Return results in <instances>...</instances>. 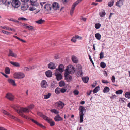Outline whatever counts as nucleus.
<instances>
[{"label":"nucleus","instance_id":"31","mask_svg":"<svg viewBox=\"0 0 130 130\" xmlns=\"http://www.w3.org/2000/svg\"><path fill=\"white\" fill-rule=\"evenodd\" d=\"M5 71L6 74H9L10 73V69L9 68L7 67L6 68Z\"/></svg>","mask_w":130,"mask_h":130},{"label":"nucleus","instance_id":"41","mask_svg":"<svg viewBox=\"0 0 130 130\" xmlns=\"http://www.w3.org/2000/svg\"><path fill=\"white\" fill-rule=\"evenodd\" d=\"M27 29L30 30H35V29L34 27H33V26H31L29 25L28 26Z\"/></svg>","mask_w":130,"mask_h":130},{"label":"nucleus","instance_id":"11","mask_svg":"<svg viewBox=\"0 0 130 130\" xmlns=\"http://www.w3.org/2000/svg\"><path fill=\"white\" fill-rule=\"evenodd\" d=\"M67 73H65L64 74L65 78L67 82H70L72 80V77L69 75Z\"/></svg>","mask_w":130,"mask_h":130},{"label":"nucleus","instance_id":"1","mask_svg":"<svg viewBox=\"0 0 130 130\" xmlns=\"http://www.w3.org/2000/svg\"><path fill=\"white\" fill-rule=\"evenodd\" d=\"M15 110L22 117L27 119H29L27 116L24 115L22 112L24 113L29 112V110L28 108H21L19 110L15 109Z\"/></svg>","mask_w":130,"mask_h":130},{"label":"nucleus","instance_id":"17","mask_svg":"<svg viewBox=\"0 0 130 130\" xmlns=\"http://www.w3.org/2000/svg\"><path fill=\"white\" fill-rule=\"evenodd\" d=\"M48 68L51 69H53L56 68L55 64L52 62H50L48 65Z\"/></svg>","mask_w":130,"mask_h":130},{"label":"nucleus","instance_id":"56","mask_svg":"<svg viewBox=\"0 0 130 130\" xmlns=\"http://www.w3.org/2000/svg\"><path fill=\"white\" fill-rule=\"evenodd\" d=\"M21 9L23 11H25L27 10V8L26 7L24 6H23L21 7Z\"/></svg>","mask_w":130,"mask_h":130},{"label":"nucleus","instance_id":"58","mask_svg":"<svg viewBox=\"0 0 130 130\" xmlns=\"http://www.w3.org/2000/svg\"><path fill=\"white\" fill-rule=\"evenodd\" d=\"M89 57L90 61L92 63L93 65V66H94V63L92 60V59L91 58V56L90 55H89Z\"/></svg>","mask_w":130,"mask_h":130},{"label":"nucleus","instance_id":"47","mask_svg":"<svg viewBox=\"0 0 130 130\" xmlns=\"http://www.w3.org/2000/svg\"><path fill=\"white\" fill-rule=\"evenodd\" d=\"M42 117L43 118L44 120L47 121H48V120H49L50 119L48 118V117L43 115V116H42Z\"/></svg>","mask_w":130,"mask_h":130},{"label":"nucleus","instance_id":"42","mask_svg":"<svg viewBox=\"0 0 130 130\" xmlns=\"http://www.w3.org/2000/svg\"><path fill=\"white\" fill-rule=\"evenodd\" d=\"M106 66V64L103 62H101L100 63V66L103 68H104Z\"/></svg>","mask_w":130,"mask_h":130},{"label":"nucleus","instance_id":"54","mask_svg":"<svg viewBox=\"0 0 130 130\" xmlns=\"http://www.w3.org/2000/svg\"><path fill=\"white\" fill-rule=\"evenodd\" d=\"M104 53L101 52L100 54V59L103 58L104 57Z\"/></svg>","mask_w":130,"mask_h":130},{"label":"nucleus","instance_id":"10","mask_svg":"<svg viewBox=\"0 0 130 130\" xmlns=\"http://www.w3.org/2000/svg\"><path fill=\"white\" fill-rule=\"evenodd\" d=\"M52 8L54 10L59 9L60 6L59 4L57 2H54L53 3L52 5Z\"/></svg>","mask_w":130,"mask_h":130},{"label":"nucleus","instance_id":"22","mask_svg":"<svg viewBox=\"0 0 130 130\" xmlns=\"http://www.w3.org/2000/svg\"><path fill=\"white\" fill-rule=\"evenodd\" d=\"M10 63L14 66L17 67H19L20 66V64L19 63L12 61H10Z\"/></svg>","mask_w":130,"mask_h":130},{"label":"nucleus","instance_id":"59","mask_svg":"<svg viewBox=\"0 0 130 130\" xmlns=\"http://www.w3.org/2000/svg\"><path fill=\"white\" fill-rule=\"evenodd\" d=\"M28 25L27 24H24L23 26L24 28L26 29H27Z\"/></svg>","mask_w":130,"mask_h":130},{"label":"nucleus","instance_id":"24","mask_svg":"<svg viewBox=\"0 0 130 130\" xmlns=\"http://www.w3.org/2000/svg\"><path fill=\"white\" fill-rule=\"evenodd\" d=\"M1 28L4 29H6L8 30H11L13 31H15V30L14 29H11L10 28L4 26H1Z\"/></svg>","mask_w":130,"mask_h":130},{"label":"nucleus","instance_id":"45","mask_svg":"<svg viewBox=\"0 0 130 130\" xmlns=\"http://www.w3.org/2000/svg\"><path fill=\"white\" fill-rule=\"evenodd\" d=\"M123 92V91L122 90H120L116 91V93L117 94H121Z\"/></svg>","mask_w":130,"mask_h":130},{"label":"nucleus","instance_id":"14","mask_svg":"<svg viewBox=\"0 0 130 130\" xmlns=\"http://www.w3.org/2000/svg\"><path fill=\"white\" fill-rule=\"evenodd\" d=\"M9 53L8 54V56H11L14 58L17 57V54L14 53L11 50L9 49Z\"/></svg>","mask_w":130,"mask_h":130},{"label":"nucleus","instance_id":"15","mask_svg":"<svg viewBox=\"0 0 130 130\" xmlns=\"http://www.w3.org/2000/svg\"><path fill=\"white\" fill-rule=\"evenodd\" d=\"M6 97L10 101H13L14 100V96L12 94L10 93H8L6 94Z\"/></svg>","mask_w":130,"mask_h":130},{"label":"nucleus","instance_id":"26","mask_svg":"<svg viewBox=\"0 0 130 130\" xmlns=\"http://www.w3.org/2000/svg\"><path fill=\"white\" fill-rule=\"evenodd\" d=\"M82 79L83 82L85 83H87L89 79V78L88 77H83Z\"/></svg>","mask_w":130,"mask_h":130},{"label":"nucleus","instance_id":"39","mask_svg":"<svg viewBox=\"0 0 130 130\" xmlns=\"http://www.w3.org/2000/svg\"><path fill=\"white\" fill-rule=\"evenodd\" d=\"M125 96L128 98H130V92H127L125 94Z\"/></svg>","mask_w":130,"mask_h":130},{"label":"nucleus","instance_id":"64","mask_svg":"<svg viewBox=\"0 0 130 130\" xmlns=\"http://www.w3.org/2000/svg\"><path fill=\"white\" fill-rule=\"evenodd\" d=\"M115 78L114 76H113L112 77L111 80L112 82L114 83L115 82Z\"/></svg>","mask_w":130,"mask_h":130},{"label":"nucleus","instance_id":"18","mask_svg":"<svg viewBox=\"0 0 130 130\" xmlns=\"http://www.w3.org/2000/svg\"><path fill=\"white\" fill-rule=\"evenodd\" d=\"M54 119L57 122L62 121L63 120L62 118L60 117L58 114L57 115V116L55 117Z\"/></svg>","mask_w":130,"mask_h":130},{"label":"nucleus","instance_id":"60","mask_svg":"<svg viewBox=\"0 0 130 130\" xmlns=\"http://www.w3.org/2000/svg\"><path fill=\"white\" fill-rule=\"evenodd\" d=\"M37 125L39 126L40 127L43 128H45V127L43 126L42 124H41L38 123V124H37Z\"/></svg>","mask_w":130,"mask_h":130},{"label":"nucleus","instance_id":"62","mask_svg":"<svg viewBox=\"0 0 130 130\" xmlns=\"http://www.w3.org/2000/svg\"><path fill=\"white\" fill-rule=\"evenodd\" d=\"M76 37L77 39H82V37L78 35H77L75 36Z\"/></svg>","mask_w":130,"mask_h":130},{"label":"nucleus","instance_id":"25","mask_svg":"<svg viewBox=\"0 0 130 130\" xmlns=\"http://www.w3.org/2000/svg\"><path fill=\"white\" fill-rule=\"evenodd\" d=\"M109 88L107 87L106 86L104 88L103 90V92L104 93H107L109 91Z\"/></svg>","mask_w":130,"mask_h":130},{"label":"nucleus","instance_id":"51","mask_svg":"<svg viewBox=\"0 0 130 130\" xmlns=\"http://www.w3.org/2000/svg\"><path fill=\"white\" fill-rule=\"evenodd\" d=\"M4 4L9 7L10 5V3L9 1H6V3H4Z\"/></svg>","mask_w":130,"mask_h":130},{"label":"nucleus","instance_id":"38","mask_svg":"<svg viewBox=\"0 0 130 130\" xmlns=\"http://www.w3.org/2000/svg\"><path fill=\"white\" fill-rule=\"evenodd\" d=\"M51 93H48V94L44 95V98L45 99H47L51 96Z\"/></svg>","mask_w":130,"mask_h":130},{"label":"nucleus","instance_id":"37","mask_svg":"<svg viewBox=\"0 0 130 130\" xmlns=\"http://www.w3.org/2000/svg\"><path fill=\"white\" fill-rule=\"evenodd\" d=\"M35 6L31 5L29 8V10L30 11H33L36 10V8L35 7Z\"/></svg>","mask_w":130,"mask_h":130},{"label":"nucleus","instance_id":"35","mask_svg":"<svg viewBox=\"0 0 130 130\" xmlns=\"http://www.w3.org/2000/svg\"><path fill=\"white\" fill-rule=\"evenodd\" d=\"M100 90V87L97 86L93 90V92L94 93H96Z\"/></svg>","mask_w":130,"mask_h":130},{"label":"nucleus","instance_id":"5","mask_svg":"<svg viewBox=\"0 0 130 130\" xmlns=\"http://www.w3.org/2000/svg\"><path fill=\"white\" fill-rule=\"evenodd\" d=\"M13 76L15 78L20 79L24 78L25 75L22 73H16L13 74Z\"/></svg>","mask_w":130,"mask_h":130},{"label":"nucleus","instance_id":"7","mask_svg":"<svg viewBox=\"0 0 130 130\" xmlns=\"http://www.w3.org/2000/svg\"><path fill=\"white\" fill-rule=\"evenodd\" d=\"M52 6L50 4H46L44 6V9L45 11L47 13H50L52 9Z\"/></svg>","mask_w":130,"mask_h":130},{"label":"nucleus","instance_id":"16","mask_svg":"<svg viewBox=\"0 0 130 130\" xmlns=\"http://www.w3.org/2000/svg\"><path fill=\"white\" fill-rule=\"evenodd\" d=\"M124 0H119L117 1L116 4V5L119 8L123 5V4Z\"/></svg>","mask_w":130,"mask_h":130},{"label":"nucleus","instance_id":"44","mask_svg":"<svg viewBox=\"0 0 130 130\" xmlns=\"http://www.w3.org/2000/svg\"><path fill=\"white\" fill-rule=\"evenodd\" d=\"M95 27L96 29H99L101 27V25L99 23H96L95 24Z\"/></svg>","mask_w":130,"mask_h":130},{"label":"nucleus","instance_id":"48","mask_svg":"<svg viewBox=\"0 0 130 130\" xmlns=\"http://www.w3.org/2000/svg\"><path fill=\"white\" fill-rule=\"evenodd\" d=\"M73 92L74 95H78L79 93V92L77 90H75L73 91Z\"/></svg>","mask_w":130,"mask_h":130},{"label":"nucleus","instance_id":"21","mask_svg":"<svg viewBox=\"0 0 130 130\" xmlns=\"http://www.w3.org/2000/svg\"><path fill=\"white\" fill-rule=\"evenodd\" d=\"M72 61L74 63H77L78 62V60L77 57L75 56H72Z\"/></svg>","mask_w":130,"mask_h":130},{"label":"nucleus","instance_id":"43","mask_svg":"<svg viewBox=\"0 0 130 130\" xmlns=\"http://www.w3.org/2000/svg\"><path fill=\"white\" fill-rule=\"evenodd\" d=\"M50 111L51 112L54 113L56 114H57L59 113V112L55 109H52Z\"/></svg>","mask_w":130,"mask_h":130},{"label":"nucleus","instance_id":"40","mask_svg":"<svg viewBox=\"0 0 130 130\" xmlns=\"http://www.w3.org/2000/svg\"><path fill=\"white\" fill-rule=\"evenodd\" d=\"M59 86L60 87L63 86L65 85L64 82L63 81H61L59 83Z\"/></svg>","mask_w":130,"mask_h":130},{"label":"nucleus","instance_id":"50","mask_svg":"<svg viewBox=\"0 0 130 130\" xmlns=\"http://www.w3.org/2000/svg\"><path fill=\"white\" fill-rule=\"evenodd\" d=\"M76 69H77V70H82V68L81 66L79 64H78L76 66Z\"/></svg>","mask_w":130,"mask_h":130},{"label":"nucleus","instance_id":"61","mask_svg":"<svg viewBox=\"0 0 130 130\" xmlns=\"http://www.w3.org/2000/svg\"><path fill=\"white\" fill-rule=\"evenodd\" d=\"M66 91V90L64 88L60 89V92L64 93Z\"/></svg>","mask_w":130,"mask_h":130},{"label":"nucleus","instance_id":"57","mask_svg":"<svg viewBox=\"0 0 130 130\" xmlns=\"http://www.w3.org/2000/svg\"><path fill=\"white\" fill-rule=\"evenodd\" d=\"M18 20H27V19H26V18L24 17H20L19 18H18Z\"/></svg>","mask_w":130,"mask_h":130},{"label":"nucleus","instance_id":"2","mask_svg":"<svg viewBox=\"0 0 130 130\" xmlns=\"http://www.w3.org/2000/svg\"><path fill=\"white\" fill-rule=\"evenodd\" d=\"M79 117H80V123H82L83 121V118L84 114L83 111H86V109L85 108V107L82 106H80L79 108Z\"/></svg>","mask_w":130,"mask_h":130},{"label":"nucleus","instance_id":"34","mask_svg":"<svg viewBox=\"0 0 130 130\" xmlns=\"http://www.w3.org/2000/svg\"><path fill=\"white\" fill-rule=\"evenodd\" d=\"M37 1V0H30V2L31 5L36 6Z\"/></svg>","mask_w":130,"mask_h":130},{"label":"nucleus","instance_id":"20","mask_svg":"<svg viewBox=\"0 0 130 130\" xmlns=\"http://www.w3.org/2000/svg\"><path fill=\"white\" fill-rule=\"evenodd\" d=\"M106 13L104 9H102L99 12V15L101 17H104L106 15Z\"/></svg>","mask_w":130,"mask_h":130},{"label":"nucleus","instance_id":"12","mask_svg":"<svg viewBox=\"0 0 130 130\" xmlns=\"http://www.w3.org/2000/svg\"><path fill=\"white\" fill-rule=\"evenodd\" d=\"M61 73L56 72L55 73V75L56 76L57 80L58 81L60 80L62 78V76Z\"/></svg>","mask_w":130,"mask_h":130},{"label":"nucleus","instance_id":"6","mask_svg":"<svg viewBox=\"0 0 130 130\" xmlns=\"http://www.w3.org/2000/svg\"><path fill=\"white\" fill-rule=\"evenodd\" d=\"M55 106L56 108L58 109H61L63 108L64 104L61 101H59L55 103Z\"/></svg>","mask_w":130,"mask_h":130},{"label":"nucleus","instance_id":"4","mask_svg":"<svg viewBox=\"0 0 130 130\" xmlns=\"http://www.w3.org/2000/svg\"><path fill=\"white\" fill-rule=\"evenodd\" d=\"M75 70L74 67L72 65H69L68 66L67 68L65 70V73L68 74H73L74 73Z\"/></svg>","mask_w":130,"mask_h":130},{"label":"nucleus","instance_id":"52","mask_svg":"<svg viewBox=\"0 0 130 130\" xmlns=\"http://www.w3.org/2000/svg\"><path fill=\"white\" fill-rule=\"evenodd\" d=\"M77 74L79 76H81L82 74V70H78Z\"/></svg>","mask_w":130,"mask_h":130},{"label":"nucleus","instance_id":"30","mask_svg":"<svg viewBox=\"0 0 130 130\" xmlns=\"http://www.w3.org/2000/svg\"><path fill=\"white\" fill-rule=\"evenodd\" d=\"M95 36L96 39L98 40H100L101 37V35L99 33L95 34Z\"/></svg>","mask_w":130,"mask_h":130},{"label":"nucleus","instance_id":"32","mask_svg":"<svg viewBox=\"0 0 130 130\" xmlns=\"http://www.w3.org/2000/svg\"><path fill=\"white\" fill-rule=\"evenodd\" d=\"M55 92L57 94H59L60 93V88H56L55 90Z\"/></svg>","mask_w":130,"mask_h":130},{"label":"nucleus","instance_id":"27","mask_svg":"<svg viewBox=\"0 0 130 130\" xmlns=\"http://www.w3.org/2000/svg\"><path fill=\"white\" fill-rule=\"evenodd\" d=\"M114 2V0H111L108 3V6L110 7H111L113 5Z\"/></svg>","mask_w":130,"mask_h":130},{"label":"nucleus","instance_id":"33","mask_svg":"<svg viewBox=\"0 0 130 130\" xmlns=\"http://www.w3.org/2000/svg\"><path fill=\"white\" fill-rule=\"evenodd\" d=\"M44 22V20H42V19L38 20L36 21V22L38 24H40L43 23Z\"/></svg>","mask_w":130,"mask_h":130},{"label":"nucleus","instance_id":"46","mask_svg":"<svg viewBox=\"0 0 130 130\" xmlns=\"http://www.w3.org/2000/svg\"><path fill=\"white\" fill-rule=\"evenodd\" d=\"M23 70L24 72L28 71L30 70L29 67H24L23 68Z\"/></svg>","mask_w":130,"mask_h":130},{"label":"nucleus","instance_id":"9","mask_svg":"<svg viewBox=\"0 0 130 130\" xmlns=\"http://www.w3.org/2000/svg\"><path fill=\"white\" fill-rule=\"evenodd\" d=\"M64 69V66L62 64H61L59 66L58 69H56L55 72L61 73L63 71Z\"/></svg>","mask_w":130,"mask_h":130},{"label":"nucleus","instance_id":"55","mask_svg":"<svg viewBox=\"0 0 130 130\" xmlns=\"http://www.w3.org/2000/svg\"><path fill=\"white\" fill-rule=\"evenodd\" d=\"M1 32H2L3 33L5 34H6L7 35H8L9 34H10V33L9 32L5 31L4 30H1Z\"/></svg>","mask_w":130,"mask_h":130},{"label":"nucleus","instance_id":"23","mask_svg":"<svg viewBox=\"0 0 130 130\" xmlns=\"http://www.w3.org/2000/svg\"><path fill=\"white\" fill-rule=\"evenodd\" d=\"M8 81L9 83L12 85L13 86H16V85L15 83V81L11 79H8Z\"/></svg>","mask_w":130,"mask_h":130},{"label":"nucleus","instance_id":"19","mask_svg":"<svg viewBox=\"0 0 130 130\" xmlns=\"http://www.w3.org/2000/svg\"><path fill=\"white\" fill-rule=\"evenodd\" d=\"M46 76L48 77H51L52 76V72L51 70H49L45 72Z\"/></svg>","mask_w":130,"mask_h":130},{"label":"nucleus","instance_id":"49","mask_svg":"<svg viewBox=\"0 0 130 130\" xmlns=\"http://www.w3.org/2000/svg\"><path fill=\"white\" fill-rule=\"evenodd\" d=\"M28 109L29 110L32 109L34 107V105H31L28 106Z\"/></svg>","mask_w":130,"mask_h":130},{"label":"nucleus","instance_id":"3","mask_svg":"<svg viewBox=\"0 0 130 130\" xmlns=\"http://www.w3.org/2000/svg\"><path fill=\"white\" fill-rule=\"evenodd\" d=\"M2 112L4 114L8 116L9 118L14 119L15 120L19 122H22V121L21 120L9 113L7 111L4 110H2Z\"/></svg>","mask_w":130,"mask_h":130},{"label":"nucleus","instance_id":"53","mask_svg":"<svg viewBox=\"0 0 130 130\" xmlns=\"http://www.w3.org/2000/svg\"><path fill=\"white\" fill-rule=\"evenodd\" d=\"M76 39H76V37L75 36L73 37L71 40L74 42H75L76 41Z\"/></svg>","mask_w":130,"mask_h":130},{"label":"nucleus","instance_id":"63","mask_svg":"<svg viewBox=\"0 0 130 130\" xmlns=\"http://www.w3.org/2000/svg\"><path fill=\"white\" fill-rule=\"evenodd\" d=\"M33 122L36 124L37 125V124H38V123L36 121L32 119H30Z\"/></svg>","mask_w":130,"mask_h":130},{"label":"nucleus","instance_id":"29","mask_svg":"<svg viewBox=\"0 0 130 130\" xmlns=\"http://www.w3.org/2000/svg\"><path fill=\"white\" fill-rule=\"evenodd\" d=\"M79 3L77 1L74 2L72 5L71 8L74 9L75 8L76 6L78 5Z\"/></svg>","mask_w":130,"mask_h":130},{"label":"nucleus","instance_id":"28","mask_svg":"<svg viewBox=\"0 0 130 130\" xmlns=\"http://www.w3.org/2000/svg\"><path fill=\"white\" fill-rule=\"evenodd\" d=\"M50 124L51 126H53L55 125V122L54 121H52L51 119H50L48 120L47 121Z\"/></svg>","mask_w":130,"mask_h":130},{"label":"nucleus","instance_id":"13","mask_svg":"<svg viewBox=\"0 0 130 130\" xmlns=\"http://www.w3.org/2000/svg\"><path fill=\"white\" fill-rule=\"evenodd\" d=\"M41 86L42 88H45L48 86L47 83L45 80H43L41 81L40 83Z\"/></svg>","mask_w":130,"mask_h":130},{"label":"nucleus","instance_id":"8","mask_svg":"<svg viewBox=\"0 0 130 130\" xmlns=\"http://www.w3.org/2000/svg\"><path fill=\"white\" fill-rule=\"evenodd\" d=\"M12 6L15 8H17L20 5V2L19 0L12 2Z\"/></svg>","mask_w":130,"mask_h":130},{"label":"nucleus","instance_id":"36","mask_svg":"<svg viewBox=\"0 0 130 130\" xmlns=\"http://www.w3.org/2000/svg\"><path fill=\"white\" fill-rule=\"evenodd\" d=\"M13 36L15 38L18 39L20 41L24 43H26V41L25 40L20 39L15 36L14 35Z\"/></svg>","mask_w":130,"mask_h":130}]
</instances>
